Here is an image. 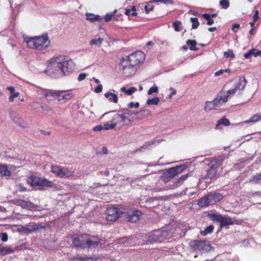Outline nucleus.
Wrapping results in <instances>:
<instances>
[{
  "mask_svg": "<svg viewBox=\"0 0 261 261\" xmlns=\"http://www.w3.org/2000/svg\"><path fill=\"white\" fill-rule=\"evenodd\" d=\"M24 41L30 48L43 50L49 46L50 41L47 34L33 37H26Z\"/></svg>",
  "mask_w": 261,
  "mask_h": 261,
  "instance_id": "nucleus-1",
  "label": "nucleus"
},
{
  "mask_svg": "<svg viewBox=\"0 0 261 261\" xmlns=\"http://www.w3.org/2000/svg\"><path fill=\"white\" fill-rule=\"evenodd\" d=\"M145 58V54L140 50L137 51L130 54L126 59L123 58L120 66L123 72L127 69H132L144 62Z\"/></svg>",
  "mask_w": 261,
  "mask_h": 261,
  "instance_id": "nucleus-2",
  "label": "nucleus"
},
{
  "mask_svg": "<svg viewBox=\"0 0 261 261\" xmlns=\"http://www.w3.org/2000/svg\"><path fill=\"white\" fill-rule=\"evenodd\" d=\"M223 197V195L219 193H209L200 198L198 201V204L201 207L214 205L220 202Z\"/></svg>",
  "mask_w": 261,
  "mask_h": 261,
  "instance_id": "nucleus-3",
  "label": "nucleus"
},
{
  "mask_svg": "<svg viewBox=\"0 0 261 261\" xmlns=\"http://www.w3.org/2000/svg\"><path fill=\"white\" fill-rule=\"evenodd\" d=\"M28 182L32 187H38L40 190H44L46 188L53 186L52 181L45 178L37 177L35 175H31L28 179Z\"/></svg>",
  "mask_w": 261,
  "mask_h": 261,
  "instance_id": "nucleus-4",
  "label": "nucleus"
},
{
  "mask_svg": "<svg viewBox=\"0 0 261 261\" xmlns=\"http://www.w3.org/2000/svg\"><path fill=\"white\" fill-rule=\"evenodd\" d=\"M51 172L56 176L64 178L72 177L74 174V171L70 170L68 168L62 167L57 165H51Z\"/></svg>",
  "mask_w": 261,
  "mask_h": 261,
  "instance_id": "nucleus-5",
  "label": "nucleus"
},
{
  "mask_svg": "<svg viewBox=\"0 0 261 261\" xmlns=\"http://www.w3.org/2000/svg\"><path fill=\"white\" fill-rule=\"evenodd\" d=\"M48 71L55 77H60L65 76V73L62 68L60 62L54 61L47 66Z\"/></svg>",
  "mask_w": 261,
  "mask_h": 261,
  "instance_id": "nucleus-6",
  "label": "nucleus"
},
{
  "mask_svg": "<svg viewBox=\"0 0 261 261\" xmlns=\"http://www.w3.org/2000/svg\"><path fill=\"white\" fill-rule=\"evenodd\" d=\"M210 217L213 221L219 222L221 228L233 225L234 223L232 218L230 217H223L220 214H210Z\"/></svg>",
  "mask_w": 261,
  "mask_h": 261,
  "instance_id": "nucleus-7",
  "label": "nucleus"
},
{
  "mask_svg": "<svg viewBox=\"0 0 261 261\" xmlns=\"http://www.w3.org/2000/svg\"><path fill=\"white\" fill-rule=\"evenodd\" d=\"M190 246L195 251L207 252L211 249V245L205 241L193 240L190 242Z\"/></svg>",
  "mask_w": 261,
  "mask_h": 261,
  "instance_id": "nucleus-8",
  "label": "nucleus"
},
{
  "mask_svg": "<svg viewBox=\"0 0 261 261\" xmlns=\"http://www.w3.org/2000/svg\"><path fill=\"white\" fill-rule=\"evenodd\" d=\"M122 214V212L117 207H108L106 210V218L108 221L115 222L120 217Z\"/></svg>",
  "mask_w": 261,
  "mask_h": 261,
  "instance_id": "nucleus-9",
  "label": "nucleus"
},
{
  "mask_svg": "<svg viewBox=\"0 0 261 261\" xmlns=\"http://www.w3.org/2000/svg\"><path fill=\"white\" fill-rule=\"evenodd\" d=\"M119 112L124 125L130 124L134 120L135 115L137 114L136 113H134L127 109H122L120 110Z\"/></svg>",
  "mask_w": 261,
  "mask_h": 261,
  "instance_id": "nucleus-10",
  "label": "nucleus"
},
{
  "mask_svg": "<svg viewBox=\"0 0 261 261\" xmlns=\"http://www.w3.org/2000/svg\"><path fill=\"white\" fill-rule=\"evenodd\" d=\"M88 234H87L72 236L71 240L73 246L76 247H81L83 249L86 248V240Z\"/></svg>",
  "mask_w": 261,
  "mask_h": 261,
  "instance_id": "nucleus-11",
  "label": "nucleus"
},
{
  "mask_svg": "<svg viewBox=\"0 0 261 261\" xmlns=\"http://www.w3.org/2000/svg\"><path fill=\"white\" fill-rule=\"evenodd\" d=\"M242 82L244 83V84L243 85L241 89H243L246 86V80H245V78H243V79L240 78L239 80V82L235 84L233 88L229 89L227 91L226 94L224 95V97H226L228 100L229 97L233 96L234 94L236 93L237 91L240 89V87L242 84Z\"/></svg>",
  "mask_w": 261,
  "mask_h": 261,
  "instance_id": "nucleus-12",
  "label": "nucleus"
},
{
  "mask_svg": "<svg viewBox=\"0 0 261 261\" xmlns=\"http://www.w3.org/2000/svg\"><path fill=\"white\" fill-rule=\"evenodd\" d=\"M60 64L65 73V76L71 73L74 70L75 65L71 60L60 62Z\"/></svg>",
  "mask_w": 261,
  "mask_h": 261,
  "instance_id": "nucleus-13",
  "label": "nucleus"
},
{
  "mask_svg": "<svg viewBox=\"0 0 261 261\" xmlns=\"http://www.w3.org/2000/svg\"><path fill=\"white\" fill-rule=\"evenodd\" d=\"M86 243V248H96L100 244V240L97 236H91L88 234Z\"/></svg>",
  "mask_w": 261,
  "mask_h": 261,
  "instance_id": "nucleus-14",
  "label": "nucleus"
},
{
  "mask_svg": "<svg viewBox=\"0 0 261 261\" xmlns=\"http://www.w3.org/2000/svg\"><path fill=\"white\" fill-rule=\"evenodd\" d=\"M73 96V94L68 91H57L56 98L62 103L69 100Z\"/></svg>",
  "mask_w": 261,
  "mask_h": 261,
  "instance_id": "nucleus-15",
  "label": "nucleus"
},
{
  "mask_svg": "<svg viewBox=\"0 0 261 261\" xmlns=\"http://www.w3.org/2000/svg\"><path fill=\"white\" fill-rule=\"evenodd\" d=\"M186 168V166L185 165L178 166L169 168L167 170V173L169 177L171 178L181 173Z\"/></svg>",
  "mask_w": 261,
  "mask_h": 261,
  "instance_id": "nucleus-16",
  "label": "nucleus"
},
{
  "mask_svg": "<svg viewBox=\"0 0 261 261\" xmlns=\"http://www.w3.org/2000/svg\"><path fill=\"white\" fill-rule=\"evenodd\" d=\"M13 203L17 206H20L23 208L31 210L35 207V205L31 202L22 199H14Z\"/></svg>",
  "mask_w": 261,
  "mask_h": 261,
  "instance_id": "nucleus-17",
  "label": "nucleus"
},
{
  "mask_svg": "<svg viewBox=\"0 0 261 261\" xmlns=\"http://www.w3.org/2000/svg\"><path fill=\"white\" fill-rule=\"evenodd\" d=\"M223 162V158L220 156L214 157L210 160V163L208 164V167H212L218 171V169L220 167Z\"/></svg>",
  "mask_w": 261,
  "mask_h": 261,
  "instance_id": "nucleus-18",
  "label": "nucleus"
},
{
  "mask_svg": "<svg viewBox=\"0 0 261 261\" xmlns=\"http://www.w3.org/2000/svg\"><path fill=\"white\" fill-rule=\"evenodd\" d=\"M43 226L39 224H35L32 225L22 226L21 227V230L22 232L25 233H30L32 231H34L38 230L42 228Z\"/></svg>",
  "mask_w": 261,
  "mask_h": 261,
  "instance_id": "nucleus-19",
  "label": "nucleus"
},
{
  "mask_svg": "<svg viewBox=\"0 0 261 261\" xmlns=\"http://www.w3.org/2000/svg\"><path fill=\"white\" fill-rule=\"evenodd\" d=\"M142 214L140 211L135 210L131 215L128 216V220L131 222H136L140 219V217L141 216Z\"/></svg>",
  "mask_w": 261,
  "mask_h": 261,
  "instance_id": "nucleus-20",
  "label": "nucleus"
},
{
  "mask_svg": "<svg viewBox=\"0 0 261 261\" xmlns=\"http://www.w3.org/2000/svg\"><path fill=\"white\" fill-rule=\"evenodd\" d=\"M86 19L91 22H94L95 21L101 22L103 19L100 16L91 13H87L86 14Z\"/></svg>",
  "mask_w": 261,
  "mask_h": 261,
  "instance_id": "nucleus-21",
  "label": "nucleus"
},
{
  "mask_svg": "<svg viewBox=\"0 0 261 261\" xmlns=\"http://www.w3.org/2000/svg\"><path fill=\"white\" fill-rule=\"evenodd\" d=\"M11 172L6 165L0 164V176H10Z\"/></svg>",
  "mask_w": 261,
  "mask_h": 261,
  "instance_id": "nucleus-22",
  "label": "nucleus"
},
{
  "mask_svg": "<svg viewBox=\"0 0 261 261\" xmlns=\"http://www.w3.org/2000/svg\"><path fill=\"white\" fill-rule=\"evenodd\" d=\"M105 96L110 101H112L117 103L118 101V96L115 93L108 92L105 94Z\"/></svg>",
  "mask_w": 261,
  "mask_h": 261,
  "instance_id": "nucleus-23",
  "label": "nucleus"
},
{
  "mask_svg": "<svg viewBox=\"0 0 261 261\" xmlns=\"http://www.w3.org/2000/svg\"><path fill=\"white\" fill-rule=\"evenodd\" d=\"M217 172L218 171L216 170V169H215L212 167H209V169L207 171V174L205 176V178L212 179L216 176Z\"/></svg>",
  "mask_w": 261,
  "mask_h": 261,
  "instance_id": "nucleus-24",
  "label": "nucleus"
},
{
  "mask_svg": "<svg viewBox=\"0 0 261 261\" xmlns=\"http://www.w3.org/2000/svg\"><path fill=\"white\" fill-rule=\"evenodd\" d=\"M214 101L216 105L217 108H219L222 106L223 103H226L227 101V99L226 97H224V96H217Z\"/></svg>",
  "mask_w": 261,
  "mask_h": 261,
  "instance_id": "nucleus-25",
  "label": "nucleus"
},
{
  "mask_svg": "<svg viewBox=\"0 0 261 261\" xmlns=\"http://www.w3.org/2000/svg\"><path fill=\"white\" fill-rule=\"evenodd\" d=\"M259 55V50L258 49L253 48L251 49L248 53L244 54V56L246 59H250L253 56L256 57Z\"/></svg>",
  "mask_w": 261,
  "mask_h": 261,
  "instance_id": "nucleus-26",
  "label": "nucleus"
},
{
  "mask_svg": "<svg viewBox=\"0 0 261 261\" xmlns=\"http://www.w3.org/2000/svg\"><path fill=\"white\" fill-rule=\"evenodd\" d=\"M261 121V113H256L251 116L248 120L245 121L246 123H256Z\"/></svg>",
  "mask_w": 261,
  "mask_h": 261,
  "instance_id": "nucleus-27",
  "label": "nucleus"
},
{
  "mask_svg": "<svg viewBox=\"0 0 261 261\" xmlns=\"http://www.w3.org/2000/svg\"><path fill=\"white\" fill-rule=\"evenodd\" d=\"M217 107L214 100L211 101H206L204 105V110L206 111L217 109Z\"/></svg>",
  "mask_w": 261,
  "mask_h": 261,
  "instance_id": "nucleus-28",
  "label": "nucleus"
},
{
  "mask_svg": "<svg viewBox=\"0 0 261 261\" xmlns=\"http://www.w3.org/2000/svg\"><path fill=\"white\" fill-rule=\"evenodd\" d=\"M88 259H89V258L86 255L84 256H81L79 254L75 256H72L68 258V260L69 261H75L76 260L78 261H85Z\"/></svg>",
  "mask_w": 261,
  "mask_h": 261,
  "instance_id": "nucleus-29",
  "label": "nucleus"
},
{
  "mask_svg": "<svg viewBox=\"0 0 261 261\" xmlns=\"http://www.w3.org/2000/svg\"><path fill=\"white\" fill-rule=\"evenodd\" d=\"M103 41V39L102 38H98V39H93L90 41V45L91 46L95 45L100 47Z\"/></svg>",
  "mask_w": 261,
  "mask_h": 261,
  "instance_id": "nucleus-30",
  "label": "nucleus"
},
{
  "mask_svg": "<svg viewBox=\"0 0 261 261\" xmlns=\"http://www.w3.org/2000/svg\"><path fill=\"white\" fill-rule=\"evenodd\" d=\"M186 44L190 46L189 49L191 50H198V48L196 47L197 42L195 40L189 39L187 41Z\"/></svg>",
  "mask_w": 261,
  "mask_h": 261,
  "instance_id": "nucleus-31",
  "label": "nucleus"
},
{
  "mask_svg": "<svg viewBox=\"0 0 261 261\" xmlns=\"http://www.w3.org/2000/svg\"><path fill=\"white\" fill-rule=\"evenodd\" d=\"M113 119H114V120L116 121V122H115L114 123H116V125L117 124H120L121 125H124L123 123V120L122 119L121 115L120 114L119 111L116 114H115L114 116Z\"/></svg>",
  "mask_w": 261,
  "mask_h": 261,
  "instance_id": "nucleus-32",
  "label": "nucleus"
},
{
  "mask_svg": "<svg viewBox=\"0 0 261 261\" xmlns=\"http://www.w3.org/2000/svg\"><path fill=\"white\" fill-rule=\"evenodd\" d=\"M250 182H253L254 184H258L261 182V172L259 173H256L254 175L251 179H250Z\"/></svg>",
  "mask_w": 261,
  "mask_h": 261,
  "instance_id": "nucleus-33",
  "label": "nucleus"
},
{
  "mask_svg": "<svg viewBox=\"0 0 261 261\" xmlns=\"http://www.w3.org/2000/svg\"><path fill=\"white\" fill-rule=\"evenodd\" d=\"M230 123L228 119L225 118V117L222 118L220 119L216 125V127H217L219 125L223 124L224 126H227L230 125Z\"/></svg>",
  "mask_w": 261,
  "mask_h": 261,
  "instance_id": "nucleus-34",
  "label": "nucleus"
},
{
  "mask_svg": "<svg viewBox=\"0 0 261 261\" xmlns=\"http://www.w3.org/2000/svg\"><path fill=\"white\" fill-rule=\"evenodd\" d=\"M202 17L207 20L206 24L208 25H211L214 23V20L211 17V16L209 14L204 13L201 15Z\"/></svg>",
  "mask_w": 261,
  "mask_h": 261,
  "instance_id": "nucleus-35",
  "label": "nucleus"
},
{
  "mask_svg": "<svg viewBox=\"0 0 261 261\" xmlns=\"http://www.w3.org/2000/svg\"><path fill=\"white\" fill-rule=\"evenodd\" d=\"M160 101V99L158 97H153L151 99H148L147 100L148 105H157Z\"/></svg>",
  "mask_w": 261,
  "mask_h": 261,
  "instance_id": "nucleus-36",
  "label": "nucleus"
},
{
  "mask_svg": "<svg viewBox=\"0 0 261 261\" xmlns=\"http://www.w3.org/2000/svg\"><path fill=\"white\" fill-rule=\"evenodd\" d=\"M190 20L192 23V28L193 29H197L199 25V22L198 21V19L196 17H191L190 18Z\"/></svg>",
  "mask_w": 261,
  "mask_h": 261,
  "instance_id": "nucleus-37",
  "label": "nucleus"
},
{
  "mask_svg": "<svg viewBox=\"0 0 261 261\" xmlns=\"http://www.w3.org/2000/svg\"><path fill=\"white\" fill-rule=\"evenodd\" d=\"M214 227L213 225H211L205 228L203 231H201V234L203 236H205L208 233H211L214 230Z\"/></svg>",
  "mask_w": 261,
  "mask_h": 261,
  "instance_id": "nucleus-38",
  "label": "nucleus"
},
{
  "mask_svg": "<svg viewBox=\"0 0 261 261\" xmlns=\"http://www.w3.org/2000/svg\"><path fill=\"white\" fill-rule=\"evenodd\" d=\"M153 3V2H152V1H151L145 6L144 9H145V13L146 14L149 13V12L150 11H151L152 10H153V9L154 8V6H153L152 4Z\"/></svg>",
  "mask_w": 261,
  "mask_h": 261,
  "instance_id": "nucleus-39",
  "label": "nucleus"
},
{
  "mask_svg": "<svg viewBox=\"0 0 261 261\" xmlns=\"http://www.w3.org/2000/svg\"><path fill=\"white\" fill-rule=\"evenodd\" d=\"M121 91L125 92L128 95H132L135 91L136 88L135 87H130L128 89H126L124 87H123L121 89Z\"/></svg>",
  "mask_w": 261,
  "mask_h": 261,
  "instance_id": "nucleus-40",
  "label": "nucleus"
},
{
  "mask_svg": "<svg viewBox=\"0 0 261 261\" xmlns=\"http://www.w3.org/2000/svg\"><path fill=\"white\" fill-rule=\"evenodd\" d=\"M57 92H46L45 94V97L47 98L48 100H52L53 98H56Z\"/></svg>",
  "mask_w": 261,
  "mask_h": 261,
  "instance_id": "nucleus-41",
  "label": "nucleus"
},
{
  "mask_svg": "<svg viewBox=\"0 0 261 261\" xmlns=\"http://www.w3.org/2000/svg\"><path fill=\"white\" fill-rule=\"evenodd\" d=\"M181 25V22L180 21L176 20L173 23V27L176 32H179V27Z\"/></svg>",
  "mask_w": 261,
  "mask_h": 261,
  "instance_id": "nucleus-42",
  "label": "nucleus"
},
{
  "mask_svg": "<svg viewBox=\"0 0 261 261\" xmlns=\"http://www.w3.org/2000/svg\"><path fill=\"white\" fill-rule=\"evenodd\" d=\"M220 5L223 9H227L229 6V3L228 0H220Z\"/></svg>",
  "mask_w": 261,
  "mask_h": 261,
  "instance_id": "nucleus-43",
  "label": "nucleus"
},
{
  "mask_svg": "<svg viewBox=\"0 0 261 261\" xmlns=\"http://www.w3.org/2000/svg\"><path fill=\"white\" fill-rule=\"evenodd\" d=\"M224 56L226 58H228L229 57L234 58L235 57V55L231 49H229L227 51H225L224 53Z\"/></svg>",
  "mask_w": 261,
  "mask_h": 261,
  "instance_id": "nucleus-44",
  "label": "nucleus"
},
{
  "mask_svg": "<svg viewBox=\"0 0 261 261\" xmlns=\"http://www.w3.org/2000/svg\"><path fill=\"white\" fill-rule=\"evenodd\" d=\"M152 2H154L157 4L159 3H164L165 4H173V2L172 0H153Z\"/></svg>",
  "mask_w": 261,
  "mask_h": 261,
  "instance_id": "nucleus-45",
  "label": "nucleus"
},
{
  "mask_svg": "<svg viewBox=\"0 0 261 261\" xmlns=\"http://www.w3.org/2000/svg\"><path fill=\"white\" fill-rule=\"evenodd\" d=\"M225 72H227L229 74L231 72V70L230 69H225V70L224 69H220V70L216 71L215 73V76H219V75L222 74Z\"/></svg>",
  "mask_w": 261,
  "mask_h": 261,
  "instance_id": "nucleus-46",
  "label": "nucleus"
},
{
  "mask_svg": "<svg viewBox=\"0 0 261 261\" xmlns=\"http://www.w3.org/2000/svg\"><path fill=\"white\" fill-rule=\"evenodd\" d=\"M1 249L2 254H6L13 252V250L10 247H1Z\"/></svg>",
  "mask_w": 261,
  "mask_h": 261,
  "instance_id": "nucleus-47",
  "label": "nucleus"
},
{
  "mask_svg": "<svg viewBox=\"0 0 261 261\" xmlns=\"http://www.w3.org/2000/svg\"><path fill=\"white\" fill-rule=\"evenodd\" d=\"M116 126V123H112L111 124L105 123L103 125V129L108 130L110 128H114Z\"/></svg>",
  "mask_w": 261,
  "mask_h": 261,
  "instance_id": "nucleus-48",
  "label": "nucleus"
},
{
  "mask_svg": "<svg viewBox=\"0 0 261 261\" xmlns=\"http://www.w3.org/2000/svg\"><path fill=\"white\" fill-rule=\"evenodd\" d=\"M158 87L156 86H152L149 89V90L148 92V94H152L153 93H158Z\"/></svg>",
  "mask_w": 261,
  "mask_h": 261,
  "instance_id": "nucleus-49",
  "label": "nucleus"
},
{
  "mask_svg": "<svg viewBox=\"0 0 261 261\" xmlns=\"http://www.w3.org/2000/svg\"><path fill=\"white\" fill-rule=\"evenodd\" d=\"M19 93L18 92H16L14 93L13 94H11L9 97V100L10 102H13L14 101V98L17 97L19 96Z\"/></svg>",
  "mask_w": 261,
  "mask_h": 261,
  "instance_id": "nucleus-50",
  "label": "nucleus"
},
{
  "mask_svg": "<svg viewBox=\"0 0 261 261\" xmlns=\"http://www.w3.org/2000/svg\"><path fill=\"white\" fill-rule=\"evenodd\" d=\"M8 234L6 232L1 233V240L3 242H5L8 241Z\"/></svg>",
  "mask_w": 261,
  "mask_h": 261,
  "instance_id": "nucleus-51",
  "label": "nucleus"
},
{
  "mask_svg": "<svg viewBox=\"0 0 261 261\" xmlns=\"http://www.w3.org/2000/svg\"><path fill=\"white\" fill-rule=\"evenodd\" d=\"M139 102H136L134 103L133 102H130L128 105V108H133L134 107H135L136 108H138L139 107Z\"/></svg>",
  "mask_w": 261,
  "mask_h": 261,
  "instance_id": "nucleus-52",
  "label": "nucleus"
},
{
  "mask_svg": "<svg viewBox=\"0 0 261 261\" xmlns=\"http://www.w3.org/2000/svg\"><path fill=\"white\" fill-rule=\"evenodd\" d=\"M87 76V74H86L85 73H80L79 74V75L78 76V78H77V80L79 81H83V80H84V79H86Z\"/></svg>",
  "mask_w": 261,
  "mask_h": 261,
  "instance_id": "nucleus-53",
  "label": "nucleus"
},
{
  "mask_svg": "<svg viewBox=\"0 0 261 261\" xmlns=\"http://www.w3.org/2000/svg\"><path fill=\"white\" fill-rule=\"evenodd\" d=\"M102 86L101 84H99L95 89L94 92L95 93H98L102 91Z\"/></svg>",
  "mask_w": 261,
  "mask_h": 261,
  "instance_id": "nucleus-54",
  "label": "nucleus"
},
{
  "mask_svg": "<svg viewBox=\"0 0 261 261\" xmlns=\"http://www.w3.org/2000/svg\"><path fill=\"white\" fill-rule=\"evenodd\" d=\"M113 16V14L107 13L105 16V21L108 22L112 19V17Z\"/></svg>",
  "mask_w": 261,
  "mask_h": 261,
  "instance_id": "nucleus-55",
  "label": "nucleus"
},
{
  "mask_svg": "<svg viewBox=\"0 0 261 261\" xmlns=\"http://www.w3.org/2000/svg\"><path fill=\"white\" fill-rule=\"evenodd\" d=\"M258 11L255 10V13L253 16V20H254V22H256L258 20Z\"/></svg>",
  "mask_w": 261,
  "mask_h": 261,
  "instance_id": "nucleus-56",
  "label": "nucleus"
},
{
  "mask_svg": "<svg viewBox=\"0 0 261 261\" xmlns=\"http://www.w3.org/2000/svg\"><path fill=\"white\" fill-rule=\"evenodd\" d=\"M240 27V25L238 23L233 24L232 27V30L234 33H236Z\"/></svg>",
  "mask_w": 261,
  "mask_h": 261,
  "instance_id": "nucleus-57",
  "label": "nucleus"
},
{
  "mask_svg": "<svg viewBox=\"0 0 261 261\" xmlns=\"http://www.w3.org/2000/svg\"><path fill=\"white\" fill-rule=\"evenodd\" d=\"M130 11H132L131 15L134 16H136L137 15V13L136 12V8L135 6H133L131 7Z\"/></svg>",
  "mask_w": 261,
  "mask_h": 261,
  "instance_id": "nucleus-58",
  "label": "nucleus"
},
{
  "mask_svg": "<svg viewBox=\"0 0 261 261\" xmlns=\"http://www.w3.org/2000/svg\"><path fill=\"white\" fill-rule=\"evenodd\" d=\"M103 129V127L101 125H98L93 127V130L95 132L100 131Z\"/></svg>",
  "mask_w": 261,
  "mask_h": 261,
  "instance_id": "nucleus-59",
  "label": "nucleus"
},
{
  "mask_svg": "<svg viewBox=\"0 0 261 261\" xmlns=\"http://www.w3.org/2000/svg\"><path fill=\"white\" fill-rule=\"evenodd\" d=\"M8 90L10 91L11 94H13L14 93V87L13 86H9L7 88Z\"/></svg>",
  "mask_w": 261,
  "mask_h": 261,
  "instance_id": "nucleus-60",
  "label": "nucleus"
},
{
  "mask_svg": "<svg viewBox=\"0 0 261 261\" xmlns=\"http://www.w3.org/2000/svg\"><path fill=\"white\" fill-rule=\"evenodd\" d=\"M189 174L188 173L186 174H185V175H182L180 176V178H181V179H182V180H184V181L187 179V178L189 177Z\"/></svg>",
  "mask_w": 261,
  "mask_h": 261,
  "instance_id": "nucleus-61",
  "label": "nucleus"
},
{
  "mask_svg": "<svg viewBox=\"0 0 261 261\" xmlns=\"http://www.w3.org/2000/svg\"><path fill=\"white\" fill-rule=\"evenodd\" d=\"M183 182H184V180H182V179H181L180 177L178 179L174 181L175 183L178 184L179 185L181 184Z\"/></svg>",
  "mask_w": 261,
  "mask_h": 261,
  "instance_id": "nucleus-62",
  "label": "nucleus"
},
{
  "mask_svg": "<svg viewBox=\"0 0 261 261\" xmlns=\"http://www.w3.org/2000/svg\"><path fill=\"white\" fill-rule=\"evenodd\" d=\"M183 182H184V180H182V179H181L180 177L178 179L174 181L175 183L178 184L179 185L181 184Z\"/></svg>",
  "mask_w": 261,
  "mask_h": 261,
  "instance_id": "nucleus-63",
  "label": "nucleus"
},
{
  "mask_svg": "<svg viewBox=\"0 0 261 261\" xmlns=\"http://www.w3.org/2000/svg\"><path fill=\"white\" fill-rule=\"evenodd\" d=\"M19 191L24 192V191H27V188L22 186H20L19 188Z\"/></svg>",
  "mask_w": 261,
  "mask_h": 261,
  "instance_id": "nucleus-64",
  "label": "nucleus"
}]
</instances>
